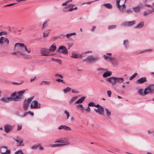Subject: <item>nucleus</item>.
Wrapping results in <instances>:
<instances>
[{
  "label": "nucleus",
  "instance_id": "1",
  "mask_svg": "<svg viewBox=\"0 0 154 154\" xmlns=\"http://www.w3.org/2000/svg\"><path fill=\"white\" fill-rule=\"evenodd\" d=\"M21 43H16L14 46V50L15 52L12 53V54L16 55L17 57H20V55H24L25 54L23 53V50L22 46H21Z\"/></svg>",
  "mask_w": 154,
  "mask_h": 154
},
{
  "label": "nucleus",
  "instance_id": "2",
  "mask_svg": "<svg viewBox=\"0 0 154 154\" xmlns=\"http://www.w3.org/2000/svg\"><path fill=\"white\" fill-rule=\"evenodd\" d=\"M126 0H116V6L119 10L121 12L123 11V9L126 8L125 4Z\"/></svg>",
  "mask_w": 154,
  "mask_h": 154
},
{
  "label": "nucleus",
  "instance_id": "3",
  "mask_svg": "<svg viewBox=\"0 0 154 154\" xmlns=\"http://www.w3.org/2000/svg\"><path fill=\"white\" fill-rule=\"evenodd\" d=\"M26 90H24L15 92L16 95L15 97H12L13 100L14 101H19L22 99L23 98V94L26 91Z\"/></svg>",
  "mask_w": 154,
  "mask_h": 154
},
{
  "label": "nucleus",
  "instance_id": "4",
  "mask_svg": "<svg viewBox=\"0 0 154 154\" xmlns=\"http://www.w3.org/2000/svg\"><path fill=\"white\" fill-rule=\"evenodd\" d=\"M106 80L110 83L115 84L116 82H122L124 79L122 78H108Z\"/></svg>",
  "mask_w": 154,
  "mask_h": 154
},
{
  "label": "nucleus",
  "instance_id": "5",
  "mask_svg": "<svg viewBox=\"0 0 154 154\" xmlns=\"http://www.w3.org/2000/svg\"><path fill=\"white\" fill-rule=\"evenodd\" d=\"M75 5L74 4H69L66 7H65L63 9V12L66 13L69 11H72L74 10L77 9V7L73 8V7Z\"/></svg>",
  "mask_w": 154,
  "mask_h": 154
},
{
  "label": "nucleus",
  "instance_id": "6",
  "mask_svg": "<svg viewBox=\"0 0 154 154\" xmlns=\"http://www.w3.org/2000/svg\"><path fill=\"white\" fill-rule=\"evenodd\" d=\"M33 99V97H31L24 101L23 103V107L25 111H26L28 109L29 103L31 102Z\"/></svg>",
  "mask_w": 154,
  "mask_h": 154
},
{
  "label": "nucleus",
  "instance_id": "7",
  "mask_svg": "<svg viewBox=\"0 0 154 154\" xmlns=\"http://www.w3.org/2000/svg\"><path fill=\"white\" fill-rule=\"evenodd\" d=\"M16 95V93H13L9 97H2L0 100L4 103H8L9 102L13 100L12 97H14Z\"/></svg>",
  "mask_w": 154,
  "mask_h": 154
},
{
  "label": "nucleus",
  "instance_id": "8",
  "mask_svg": "<svg viewBox=\"0 0 154 154\" xmlns=\"http://www.w3.org/2000/svg\"><path fill=\"white\" fill-rule=\"evenodd\" d=\"M99 59V58L98 57H94L93 55H90L87 57L86 58L84 59L83 60V61H86L88 63H92L98 60Z\"/></svg>",
  "mask_w": 154,
  "mask_h": 154
},
{
  "label": "nucleus",
  "instance_id": "9",
  "mask_svg": "<svg viewBox=\"0 0 154 154\" xmlns=\"http://www.w3.org/2000/svg\"><path fill=\"white\" fill-rule=\"evenodd\" d=\"M57 52L65 54H67L68 52V51L66 48L64 46H59L57 50Z\"/></svg>",
  "mask_w": 154,
  "mask_h": 154
},
{
  "label": "nucleus",
  "instance_id": "10",
  "mask_svg": "<svg viewBox=\"0 0 154 154\" xmlns=\"http://www.w3.org/2000/svg\"><path fill=\"white\" fill-rule=\"evenodd\" d=\"M146 95L152 93L154 91V85H151L144 89Z\"/></svg>",
  "mask_w": 154,
  "mask_h": 154
},
{
  "label": "nucleus",
  "instance_id": "11",
  "mask_svg": "<svg viewBox=\"0 0 154 154\" xmlns=\"http://www.w3.org/2000/svg\"><path fill=\"white\" fill-rule=\"evenodd\" d=\"M31 109H37L41 107V104L36 100L33 101L30 106Z\"/></svg>",
  "mask_w": 154,
  "mask_h": 154
},
{
  "label": "nucleus",
  "instance_id": "12",
  "mask_svg": "<svg viewBox=\"0 0 154 154\" xmlns=\"http://www.w3.org/2000/svg\"><path fill=\"white\" fill-rule=\"evenodd\" d=\"M136 22L133 20L131 21L125 22L121 24V26L125 27H131L135 24Z\"/></svg>",
  "mask_w": 154,
  "mask_h": 154
},
{
  "label": "nucleus",
  "instance_id": "13",
  "mask_svg": "<svg viewBox=\"0 0 154 154\" xmlns=\"http://www.w3.org/2000/svg\"><path fill=\"white\" fill-rule=\"evenodd\" d=\"M40 52L42 56H48L50 55L49 51L48 49L45 48H42L40 49Z\"/></svg>",
  "mask_w": 154,
  "mask_h": 154
},
{
  "label": "nucleus",
  "instance_id": "14",
  "mask_svg": "<svg viewBox=\"0 0 154 154\" xmlns=\"http://www.w3.org/2000/svg\"><path fill=\"white\" fill-rule=\"evenodd\" d=\"M4 43H6V45L8 46L9 44V41L7 38L2 36L0 38V44L2 45Z\"/></svg>",
  "mask_w": 154,
  "mask_h": 154
},
{
  "label": "nucleus",
  "instance_id": "15",
  "mask_svg": "<svg viewBox=\"0 0 154 154\" xmlns=\"http://www.w3.org/2000/svg\"><path fill=\"white\" fill-rule=\"evenodd\" d=\"M13 128V126L9 125H6L4 126L5 131L8 133L11 131Z\"/></svg>",
  "mask_w": 154,
  "mask_h": 154
},
{
  "label": "nucleus",
  "instance_id": "16",
  "mask_svg": "<svg viewBox=\"0 0 154 154\" xmlns=\"http://www.w3.org/2000/svg\"><path fill=\"white\" fill-rule=\"evenodd\" d=\"M104 108L103 107H100L99 108L94 109V111L97 113H98L100 115H103L104 111Z\"/></svg>",
  "mask_w": 154,
  "mask_h": 154
},
{
  "label": "nucleus",
  "instance_id": "17",
  "mask_svg": "<svg viewBox=\"0 0 154 154\" xmlns=\"http://www.w3.org/2000/svg\"><path fill=\"white\" fill-rule=\"evenodd\" d=\"M112 55V53H107L106 55H103V57L105 59L109 60V61H110L113 59L112 57H111Z\"/></svg>",
  "mask_w": 154,
  "mask_h": 154
},
{
  "label": "nucleus",
  "instance_id": "18",
  "mask_svg": "<svg viewBox=\"0 0 154 154\" xmlns=\"http://www.w3.org/2000/svg\"><path fill=\"white\" fill-rule=\"evenodd\" d=\"M113 58L112 59L111 61L112 64L114 66H117L119 62V59L118 58H116L115 57H112Z\"/></svg>",
  "mask_w": 154,
  "mask_h": 154
},
{
  "label": "nucleus",
  "instance_id": "19",
  "mask_svg": "<svg viewBox=\"0 0 154 154\" xmlns=\"http://www.w3.org/2000/svg\"><path fill=\"white\" fill-rule=\"evenodd\" d=\"M68 140L67 138H62L58 140L55 141V143H66V141L68 142Z\"/></svg>",
  "mask_w": 154,
  "mask_h": 154
},
{
  "label": "nucleus",
  "instance_id": "20",
  "mask_svg": "<svg viewBox=\"0 0 154 154\" xmlns=\"http://www.w3.org/2000/svg\"><path fill=\"white\" fill-rule=\"evenodd\" d=\"M56 49V47L55 44H53L48 49L49 51L53 52L55 51Z\"/></svg>",
  "mask_w": 154,
  "mask_h": 154
},
{
  "label": "nucleus",
  "instance_id": "21",
  "mask_svg": "<svg viewBox=\"0 0 154 154\" xmlns=\"http://www.w3.org/2000/svg\"><path fill=\"white\" fill-rule=\"evenodd\" d=\"M104 109L106 114V116L108 118H110L111 114V111H110L107 108H105Z\"/></svg>",
  "mask_w": 154,
  "mask_h": 154
},
{
  "label": "nucleus",
  "instance_id": "22",
  "mask_svg": "<svg viewBox=\"0 0 154 154\" xmlns=\"http://www.w3.org/2000/svg\"><path fill=\"white\" fill-rule=\"evenodd\" d=\"M144 26V23L143 21L140 22L135 27V28H142Z\"/></svg>",
  "mask_w": 154,
  "mask_h": 154
},
{
  "label": "nucleus",
  "instance_id": "23",
  "mask_svg": "<svg viewBox=\"0 0 154 154\" xmlns=\"http://www.w3.org/2000/svg\"><path fill=\"white\" fill-rule=\"evenodd\" d=\"M138 93L139 95L143 96H144L146 95L145 90H143L142 89L139 90L138 91Z\"/></svg>",
  "mask_w": 154,
  "mask_h": 154
},
{
  "label": "nucleus",
  "instance_id": "24",
  "mask_svg": "<svg viewBox=\"0 0 154 154\" xmlns=\"http://www.w3.org/2000/svg\"><path fill=\"white\" fill-rule=\"evenodd\" d=\"M146 81V78H141L138 79L137 82V83L141 84Z\"/></svg>",
  "mask_w": 154,
  "mask_h": 154
},
{
  "label": "nucleus",
  "instance_id": "25",
  "mask_svg": "<svg viewBox=\"0 0 154 154\" xmlns=\"http://www.w3.org/2000/svg\"><path fill=\"white\" fill-rule=\"evenodd\" d=\"M85 97H82L80 99L78 100L75 102V104H79L82 103L85 100Z\"/></svg>",
  "mask_w": 154,
  "mask_h": 154
},
{
  "label": "nucleus",
  "instance_id": "26",
  "mask_svg": "<svg viewBox=\"0 0 154 154\" xmlns=\"http://www.w3.org/2000/svg\"><path fill=\"white\" fill-rule=\"evenodd\" d=\"M8 148L6 146H2L0 148V152L2 154L5 153L8 150Z\"/></svg>",
  "mask_w": 154,
  "mask_h": 154
},
{
  "label": "nucleus",
  "instance_id": "27",
  "mask_svg": "<svg viewBox=\"0 0 154 154\" xmlns=\"http://www.w3.org/2000/svg\"><path fill=\"white\" fill-rule=\"evenodd\" d=\"M82 56V54H75L74 53H72V56L71 57L73 58H79L81 57Z\"/></svg>",
  "mask_w": 154,
  "mask_h": 154
},
{
  "label": "nucleus",
  "instance_id": "28",
  "mask_svg": "<svg viewBox=\"0 0 154 154\" xmlns=\"http://www.w3.org/2000/svg\"><path fill=\"white\" fill-rule=\"evenodd\" d=\"M112 74V72H111L107 71L104 72L103 75V77H107L110 76Z\"/></svg>",
  "mask_w": 154,
  "mask_h": 154
},
{
  "label": "nucleus",
  "instance_id": "29",
  "mask_svg": "<svg viewBox=\"0 0 154 154\" xmlns=\"http://www.w3.org/2000/svg\"><path fill=\"white\" fill-rule=\"evenodd\" d=\"M76 33L75 32H72V33L67 34L66 35H61V36H66L67 38H69L70 37H71L72 35H76Z\"/></svg>",
  "mask_w": 154,
  "mask_h": 154
},
{
  "label": "nucleus",
  "instance_id": "30",
  "mask_svg": "<svg viewBox=\"0 0 154 154\" xmlns=\"http://www.w3.org/2000/svg\"><path fill=\"white\" fill-rule=\"evenodd\" d=\"M123 44L124 45L125 48L127 49L128 48L129 41L128 40H124Z\"/></svg>",
  "mask_w": 154,
  "mask_h": 154
},
{
  "label": "nucleus",
  "instance_id": "31",
  "mask_svg": "<svg viewBox=\"0 0 154 154\" xmlns=\"http://www.w3.org/2000/svg\"><path fill=\"white\" fill-rule=\"evenodd\" d=\"M20 45L21 46H22L23 50V49H24L26 51H27L29 53L31 52L30 49L28 50L26 46L24 44L22 43V44H21Z\"/></svg>",
  "mask_w": 154,
  "mask_h": 154
},
{
  "label": "nucleus",
  "instance_id": "32",
  "mask_svg": "<svg viewBox=\"0 0 154 154\" xmlns=\"http://www.w3.org/2000/svg\"><path fill=\"white\" fill-rule=\"evenodd\" d=\"M66 143L63 144H57V147H61L63 146L66 145H67L70 144V143L69 142H66Z\"/></svg>",
  "mask_w": 154,
  "mask_h": 154
},
{
  "label": "nucleus",
  "instance_id": "33",
  "mask_svg": "<svg viewBox=\"0 0 154 154\" xmlns=\"http://www.w3.org/2000/svg\"><path fill=\"white\" fill-rule=\"evenodd\" d=\"M103 5L105 7L108 9H112V5L109 3L103 4Z\"/></svg>",
  "mask_w": 154,
  "mask_h": 154
},
{
  "label": "nucleus",
  "instance_id": "34",
  "mask_svg": "<svg viewBox=\"0 0 154 154\" xmlns=\"http://www.w3.org/2000/svg\"><path fill=\"white\" fill-rule=\"evenodd\" d=\"M133 9L135 12H139L141 8L140 6L134 7L133 8Z\"/></svg>",
  "mask_w": 154,
  "mask_h": 154
},
{
  "label": "nucleus",
  "instance_id": "35",
  "mask_svg": "<svg viewBox=\"0 0 154 154\" xmlns=\"http://www.w3.org/2000/svg\"><path fill=\"white\" fill-rule=\"evenodd\" d=\"M72 2V0H68L67 1H66L64 3H63L62 4V6H65V7H66L69 5V4H68L69 3L71 2Z\"/></svg>",
  "mask_w": 154,
  "mask_h": 154
},
{
  "label": "nucleus",
  "instance_id": "36",
  "mask_svg": "<svg viewBox=\"0 0 154 154\" xmlns=\"http://www.w3.org/2000/svg\"><path fill=\"white\" fill-rule=\"evenodd\" d=\"M78 96L74 97H72L70 100L69 102L70 104L75 101L77 99Z\"/></svg>",
  "mask_w": 154,
  "mask_h": 154
},
{
  "label": "nucleus",
  "instance_id": "37",
  "mask_svg": "<svg viewBox=\"0 0 154 154\" xmlns=\"http://www.w3.org/2000/svg\"><path fill=\"white\" fill-rule=\"evenodd\" d=\"M50 33V30H47L45 32L43 33V36L44 37H47Z\"/></svg>",
  "mask_w": 154,
  "mask_h": 154
},
{
  "label": "nucleus",
  "instance_id": "38",
  "mask_svg": "<svg viewBox=\"0 0 154 154\" xmlns=\"http://www.w3.org/2000/svg\"><path fill=\"white\" fill-rule=\"evenodd\" d=\"M71 90V88L67 87L66 88L64 89L63 91L64 93H66L70 91Z\"/></svg>",
  "mask_w": 154,
  "mask_h": 154
},
{
  "label": "nucleus",
  "instance_id": "39",
  "mask_svg": "<svg viewBox=\"0 0 154 154\" xmlns=\"http://www.w3.org/2000/svg\"><path fill=\"white\" fill-rule=\"evenodd\" d=\"M51 83L50 81H42L41 83V85H49Z\"/></svg>",
  "mask_w": 154,
  "mask_h": 154
},
{
  "label": "nucleus",
  "instance_id": "40",
  "mask_svg": "<svg viewBox=\"0 0 154 154\" xmlns=\"http://www.w3.org/2000/svg\"><path fill=\"white\" fill-rule=\"evenodd\" d=\"M116 27V25H109L108 27V29H115Z\"/></svg>",
  "mask_w": 154,
  "mask_h": 154
},
{
  "label": "nucleus",
  "instance_id": "41",
  "mask_svg": "<svg viewBox=\"0 0 154 154\" xmlns=\"http://www.w3.org/2000/svg\"><path fill=\"white\" fill-rule=\"evenodd\" d=\"M152 12H153V11H152V10L149 11H145L144 12V15L145 16H146Z\"/></svg>",
  "mask_w": 154,
  "mask_h": 154
},
{
  "label": "nucleus",
  "instance_id": "42",
  "mask_svg": "<svg viewBox=\"0 0 154 154\" xmlns=\"http://www.w3.org/2000/svg\"><path fill=\"white\" fill-rule=\"evenodd\" d=\"M64 112L67 116V119H68L69 117L70 116L69 112L66 110H65Z\"/></svg>",
  "mask_w": 154,
  "mask_h": 154
},
{
  "label": "nucleus",
  "instance_id": "43",
  "mask_svg": "<svg viewBox=\"0 0 154 154\" xmlns=\"http://www.w3.org/2000/svg\"><path fill=\"white\" fill-rule=\"evenodd\" d=\"M48 24L47 22H45L43 24L42 29H43L45 28L48 26Z\"/></svg>",
  "mask_w": 154,
  "mask_h": 154
},
{
  "label": "nucleus",
  "instance_id": "44",
  "mask_svg": "<svg viewBox=\"0 0 154 154\" xmlns=\"http://www.w3.org/2000/svg\"><path fill=\"white\" fill-rule=\"evenodd\" d=\"M14 140L16 142H18L19 143V145H18V146L20 145H21V144L23 143V140H19L15 139Z\"/></svg>",
  "mask_w": 154,
  "mask_h": 154
},
{
  "label": "nucleus",
  "instance_id": "45",
  "mask_svg": "<svg viewBox=\"0 0 154 154\" xmlns=\"http://www.w3.org/2000/svg\"><path fill=\"white\" fill-rule=\"evenodd\" d=\"M64 129L66 130H71V128L67 126H66V125H64Z\"/></svg>",
  "mask_w": 154,
  "mask_h": 154
},
{
  "label": "nucleus",
  "instance_id": "46",
  "mask_svg": "<svg viewBox=\"0 0 154 154\" xmlns=\"http://www.w3.org/2000/svg\"><path fill=\"white\" fill-rule=\"evenodd\" d=\"M76 107L78 108H81L82 109H84V107L83 105L82 104L77 105L76 106Z\"/></svg>",
  "mask_w": 154,
  "mask_h": 154
},
{
  "label": "nucleus",
  "instance_id": "47",
  "mask_svg": "<svg viewBox=\"0 0 154 154\" xmlns=\"http://www.w3.org/2000/svg\"><path fill=\"white\" fill-rule=\"evenodd\" d=\"M88 106H94H94H95V104L94 103V102H90L88 104Z\"/></svg>",
  "mask_w": 154,
  "mask_h": 154
},
{
  "label": "nucleus",
  "instance_id": "48",
  "mask_svg": "<svg viewBox=\"0 0 154 154\" xmlns=\"http://www.w3.org/2000/svg\"><path fill=\"white\" fill-rule=\"evenodd\" d=\"M15 154H24L21 150H19L15 152Z\"/></svg>",
  "mask_w": 154,
  "mask_h": 154
},
{
  "label": "nucleus",
  "instance_id": "49",
  "mask_svg": "<svg viewBox=\"0 0 154 154\" xmlns=\"http://www.w3.org/2000/svg\"><path fill=\"white\" fill-rule=\"evenodd\" d=\"M10 150L9 149H8L7 151H6L5 153H3L2 154H10Z\"/></svg>",
  "mask_w": 154,
  "mask_h": 154
},
{
  "label": "nucleus",
  "instance_id": "50",
  "mask_svg": "<svg viewBox=\"0 0 154 154\" xmlns=\"http://www.w3.org/2000/svg\"><path fill=\"white\" fill-rule=\"evenodd\" d=\"M23 80H21L20 81V82H13V83L15 84H18V85H20L23 83Z\"/></svg>",
  "mask_w": 154,
  "mask_h": 154
},
{
  "label": "nucleus",
  "instance_id": "51",
  "mask_svg": "<svg viewBox=\"0 0 154 154\" xmlns=\"http://www.w3.org/2000/svg\"><path fill=\"white\" fill-rule=\"evenodd\" d=\"M107 94L109 96V97H111V94H112V93H111V92L110 91H107Z\"/></svg>",
  "mask_w": 154,
  "mask_h": 154
},
{
  "label": "nucleus",
  "instance_id": "52",
  "mask_svg": "<svg viewBox=\"0 0 154 154\" xmlns=\"http://www.w3.org/2000/svg\"><path fill=\"white\" fill-rule=\"evenodd\" d=\"M22 128V125H18V127L17 129V131H20Z\"/></svg>",
  "mask_w": 154,
  "mask_h": 154
},
{
  "label": "nucleus",
  "instance_id": "53",
  "mask_svg": "<svg viewBox=\"0 0 154 154\" xmlns=\"http://www.w3.org/2000/svg\"><path fill=\"white\" fill-rule=\"evenodd\" d=\"M132 11L130 9H128L126 11V12L128 14L131 13Z\"/></svg>",
  "mask_w": 154,
  "mask_h": 154
},
{
  "label": "nucleus",
  "instance_id": "54",
  "mask_svg": "<svg viewBox=\"0 0 154 154\" xmlns=\"http://www.w3.org/2000/svg\"><path fill=\"white\" fill-rule=\"evenodd\" d=\"M16 4V3H12V4H8V5H5V7L11 6H12V5L15 4Z\"/></svg>",
  "mask_w": 154,
  "mask_h": 154
},
{
  "label": "nucleus",
  "instance_id": "55",
  "mask_svg": "<svg viewBox=\"0 0 154 154\" xmlns=\"http://www.w3.org/2000/svg\"><path fill=\"white\" fill-rule=\"evenodd\" d=\"M64 125H60L58 127V129L59 130H60V129H64Z\"/></svg>",
  "mask_w": 154,
  "mask_h": 154
},
{
  "label": "nucleus",
  "instance_id": "56",
  "mask_svg": "<svg viewBox=\"0 0 154 154\" xmlns=\"http://www.w3.org/2000/svg\"><path fill=\"white\" fill-rule=\"evenodd\" d=\"M28 114H29L32 116H33L34 115V113L33 112H32L30 111H29L28 112Z\"/></svg>",
  "mask_w": 154,
  "mask_h": 154
},
{
  "label": "nucleus",
  "instance_id": "57",
  "mask_svg": "<svg viewBox=\"0 0 154 154\" xmlns=\"http://www.w3.org/2000/svg\"><path fill=\"white\" fill-rule=\"evenodd\" d=\"M50 146L54 147H57V144H51L50 145Z\"/></svg>",
  "mask_w": 154,
  "mask_h": 154
},
{
  "label": "nucleus",
  "instance_id": "58",
  "mask_svg": "<svg viewBox=\"0 0 154 154\" xmlns=\"http://www.w3.org/2000/svg\"><path fill=\"white\" fill-rule=\"evenodd\" d=\"M56 80L57 81H58V82H61L63 83V80L62 79H57Z\"/></svg>",
  "mask_w": 154,
  "mask_h": 154
},
{
  "label": "nucleus",
  "instance_id": "59",
  "mask_svg": "<svg viewBox=\"0 0 154 154\" xmlns=\"http://www.w3.org/2000/svg\"><path fill=\"white\" fill-rule=\"evenodd\" d=\"M55 76H58V77H63V76L61 75H60L58 74H56L54 75Z\"/></svg>",
  "mask_w": 154,
  "mask_h": 154
},
{
  "label": "nucleus",
  "instance_id": "60",
  "mask_svg": "<svg viewBox=\"0 0 154 154\" xmlns=\"http://www.w3.org/2000/svg\"><path fill=\"white\" fill-rule=\"evenodd\" d=\"M137 75V73H135L134 75H132V76H131L130 77H135Z\"/></svg>",
  "mask_w": 154,
  "mask_h": 154
},
{
  "label": "nucleus",
  "instance_id": "61",
  "mask_svg": "<svg viewBox=\"0 0 154 154\" xmlns=\"http://www.w3.org/2000/svg\"><path fill=\"white\" fill-rule=\"evenodd\" d=\"M85 110L88 111H90L91 110V109L89 107V106H88V108L87 109H85Z\"/></svg>",
  "mask_w": 154,
  "mask_h": 154
},
{
  "label": "nucleus",
  "instance_id": "62",
  "mask_svg": "<svg viewBox=\"0 0 154 154\" xmlns=\"http://www.w3.org/2000/svg\"><path fill=\"white\" fill-rule=\"evenodd\" d=\"M151 7L152 8V11L153 12L154 11V2L153 3L152 6Z\"/></svg>",
  "mask_w": 154,
  "mask_h": 154
},
{
  "label": "nucleus",
  "instance_id": "63",
  "mask_svg": "<svg viewBox=\"0 0 154 154\" xmlns=\"http://www.w3.org/2000/svg\"><path fill=\"white\" fill-rule=\"evenodd\" d=\"M96 26H93L92 27V29L91 30V31H92V32H93L94 31V30L96 28Z\"/></svg>",
  "mask_w": 154,
  "mask_h": 154
},
{
  "label": "nucleus",
  "instance_id": "64",
  "mask_svg": "<svg viewBox=\"0 0 154 154\" xmlns=\"http://www.w3.org/2000/svg\"><path fill=\"white\" fill-rule=\"evenodd\" d=\"M94 107H97V108H99V107L100 108V107H102V106H100V105H99V104H97L96 105H95V104Z\"/></svg>",
  "mask_w": 154,
  "mask_h": 154
}]
</instances>
